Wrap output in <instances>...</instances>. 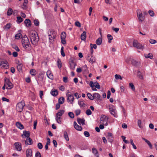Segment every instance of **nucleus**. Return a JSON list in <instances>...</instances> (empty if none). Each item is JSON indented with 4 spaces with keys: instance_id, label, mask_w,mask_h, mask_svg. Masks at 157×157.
I'll return each mask as SVG.
<instances>
[{
    "instance_id": "63",
    "label": "nucleus",
    "mask_w": 157,
    "mask_h": 157,
    "mask_svg": "<svg viewBox=\"0 0 157 157\" xmlns=\"http://www.w3.org/2000/svg\"><path fill=\"white\" fill-rule=\"evenodd\" d=\"M37 146L38 148L39 149H41L43 148V145L42 144L40 143H38L37 145Z\"/></svg>"
},
{
    "instance_id": "39",
    "label": "nucleus",
    "mask_w": 157,
    "mask_h": 157,
    "mask_svg": "<svg viewBox=\"0 0 157 157\" xmlns=\"http://www.w3.org/2000/svg\"><path fill=\"white\" fill-rule=\"evenodd\" d=\"M107 37L108 39V42L110 43L111 42V40L113 39V37L110 34H108L107 35Z\"/></svg>"
},
{
    "instance_id": "11",
    "label": "nucleus",
    "mask_w": 157,
    "mask_h": 157,
    "mask_svg": "<svg viewBox=\"0 0 157 157\" xmlns=\"http://www.w3.org/2000/svg\"><path fill=\"white\" fill-rule=\"evenodd\" d=\"M8 67V64L7 61H0V67L7 69Z\"/></svg>"
},
{
    "instance_id": "25",
    "label": "nucleus",
    "mask_w": 157,
    "mask_h": 157,
    "mask_svg": "<svg viewBox=\"0 0 157 157\" xmlns=\"http://www.w3.org/2000/svg\"><path fill=\"white\" fill-rule=\"evenodd\" d=\"M58 91L57 90L52 89L51 91V94L53 96H56L58 94Z\"/></svg>"
},
{
    "instance_id": "43",
    "label": "nucleus",
    "mask_w": 157,
    "mask_h": 157,
    "mask_svg": "<svg viewBox=\"0 0 157 157\" xmlns=\"http://www.w3.org/2000/svg\"><path fill=\"white\" fill-rule=\"evenodd\" d=\"M66 36V35L65 32H63L60 36L61 39H65Z\"/></svg>"
},
{
    "instance_id": "33",
    "label": "nucleus",
    "mask_w": 157,
    "mask_h": 157,
    "mask_svg": "<svg viewBox=\"0 0 157 157\" xmlns=\"http://www.w3.org/2000/svg\"><path fill=\"white\" fill-rule=\"evenodd\" d=\"M64 110H59L56 114V115L60 116L61 117L62 116L63 114L64 113Z\"/></svg>"
},
{
    "instance_id": "21",
    "label": "nucleus",
    "mask_w": 157,
    "mask_h": 157,
    "mask_svg": "<svg viewBox=\"0 0 157 157\" xmlns=\"http://www.w3.org/2000/svg\"><path fill=\"white\" fill-rule=\"evenodd\" d=\"M26 157H31L32 155V152L31 149H28L26 152Z\"/></svg>"
},
{
    "instance_id": "47",
    "label": "nucleus",
    "mask_w": 157,
    "mask_h": 157,
    "mask_svg": "<svg viewBox=\"0 0 157 157\" xmlns=\"http://www.w3.org/2000/svg\"><path fill=\"white\" fill-rule=\"evenodd\" d=\"M69 116L71 118H73L74 117V114L73 112H69L68 113Z\"/></svg>"
},
{
    "instance_id": "10",
    "label": "nucleus",
    "mask_w": 157,
    "mask_h": 157,
    "mask_svg": "<svg viewBox=\"0 0 157 157\" xmlns=\"http://www.w3.org/2000/svg\"><path fill=\"white\" fill-rule=\"evenodd\" d=\"M5 84L7 89H11L13 87L12 84L9 79H7L6 78L5 79Z\"/></svg>"
},
{
    "instance_id": "51",
    "label": "nucleus",
    "mask_w": 157,
    "mask_h": 157,
    "mask_svg": "<svg viewBox=\"0 0 157 157\" xmlns=\"http://www.w3.org/2000/svg\"><path fill=\"white\" fill-rule=\"evenodd\" d=\"M129 87H131V89L134 91L135 90V86L132 83H129Z\"/></svg>"
},
{
    "instance_id": "48",
    "label": "nucleus",
    "mask_w": 157,
    "mask_h": 157,
    "mask_svg": "<svg viewBox=\"0 0 157 157\" xmlns=\"http://www.w3.org/2000/svg\"><path fill=\"white\" fill-rule=\"evenodd\" d=\"M22 65H21L20 63L19 64V65H17V70L19 71H21L22 70Z\"/></svg>"
},
{
    "instance_id": "34",
    "label": "nucleus",
    "mask_w": 157,
    "mask_h": 157,
    "mask_svg": "<svg viewBox=\"0 0 157 157\" xmlns=\"http://www.w3.org/2000/svg\"><path fill=\"white\" fill-rule=\"evenodd\" d=\"M142 140H144L148 144V146H149L150 147V148H151L152 147V145L151 143L147 140L145 139L144 138H142Z\"/></svg>"
},
{
    "instance_id": "62",
    "label": "nucleus",
    "mask_w": 157,
    "mask_h": 157,
    "mask_svg": "<svg viewBox=\"0 0 157 157\" xmlns=\"http://www.w3.org/2000/svg\"><path fill=\"white\" fill-rule=\"evenodd\" d=\"M49 33L50 34H51L52 35V34H54V36L56 35L55 33L54 30L53 29H51L50 30V32Z\"/></svg>"
},
{
    "instance_id": "40",
    "label": "nucleus",
    "mask_w": 157,
    "mask_h": 157,
    "mask_svg": "<svg viewBox=\"0 0 157 157\" xmlns=\"http://www.w3.org/2000/svg\"><path fill=\"white\" fill-rule=\"evenodd\" d=\"M87 96L90 100H94L93 95H92L90 93H88L87 94Z\"/></svg>"
},
{
    "instance_id": "9",
    "label": "nucleus",
    "mask_w": 157,
    "mask_h": 157,
    "mask_svg": "<svg viewBox=\"0 0 157 157\" xmlns=\"http://www.w3.org/2000/svg\"><path fill=\"white\" fill-rule=\"evenodd\" d=\"M23 48L27 52L30 51L31 48L30 42L22 44Z\"/></svg>"
},
{
    "instance_id": "35",
    "label": "nucleus",
    "mask_w": 157,
    "mask_h": 157,
    "mask_svg": "<svg viewBox=\"0 0 157 157\" xmlns=\"http://www.w3.org/2000/svg\"><path fill=\"white\" fill-rule=\"evenodd\" d=\"M30 73L32 76H34L36 74V71L34 69H31L30 70Z\"/></svg>"
},
{
    "instance_id": "56",
    "label": "nucleus",
    "mask_w": 157,
    "mask_h": 157,
    "mask_svg": "<svg viewBox=\"0 0 157 157\" xmlns=\"http://www.w3.org/2000/svg\"><path fill=\"white\" fill-rule=\"evenodd\" d=\"M12 47L13 48H14L15 50L17 51V52L20 51V49L17 46L15 45H13V46Z\"/></svg>"
},
{
    "instance_id": "22",
    "label": "nucleus",
    "mask_w": 157,
    "mask_h": 157,
    "mask_svg": "<svg viewBox=\"0 0 157 157\" xmlns=\"http://www.w3.org/2000/svg\"><path fill=\"white\" fill-rule=\"evenodd\" d=\"M82 71L84 74H87L88 73V70L86 65L82 67Z\"/></svg>"
},
{
    "instance_id": "58",
    "label": "nucleus",
    "mask_w": 157,
    "mask_h": 157,
    "mask_svg": "<svg viewBox=\"0 0 157 157\" xmlns=\"http://www.w3.org/2000/svg\"><path fill=\"white\" fill-rule=\"evenodd\" d=\"M84 134L86 137H89L90 136L89 133L87 131H85L84 132Z\"/></svg>"
},
{
    "instance_id": "17",
    "label": "nucleus",
    "mask_w": 157,
    "mask_h": 157,
    "mask_svg": "<svg viewBox=\"0 0 157 157\" xmlns=\"http://www.w3.org/2000/svg\"><path fill=\"white\" fill-rule=\"evenodd\" d=\"M48 77L51 79H52L53 78V76L52 74L51 73V71L50 70H48L46 73Z\"/></svg>"
},
{
    "instance_id": "38",
    "label": "nucleus",
    "mask_w": 157,
    "mask_h": 157,
    "mask_svg": "<svg viewBox=\"0 0 157 157\" xmlns=\"http://www.w3.org/2000/svg\"><path fill=\"white\" fill-rule=\"evenodd\" d=\"M64 137L67 141H69V138L68 136L67 133L66 131H64Z\"/></svg>"
},
{
    "instance_id": "59",
    "label": "nucleus",
    "mask_w": 157,
    "mask_h": 157,
    "mask_svg": "<svg viewBox=\"0 0 157 157\" xmlns=\"http://www.w3.org/2000/svg\"><path fill=\"white\" fill-rule=\"evenodd\" d=\"M94 84L95 85H94V86L97 88L99 89L100 88V86L99 83L97 82L94 83Z\"/></svg>"
},
{
    "instance_id": "26",
    "label": "nucleus",
    "mask_w": 157,
    "mask_h": 157,
    "mask_svg": "<svg viewBox=\"0 0 157 157\" xmlns=\"http://www.w3.org/2000/svg\"><path fill=\"white\" fill-rule=\"evenodd\" d=\"M92 153L95 155V156L97 157H98L99 155L98 151L97 149L95 148H93L92 149Z\"/></svg>"
},
{
    "instance_id": "19",
    "label": "nucleus",
    "mask_w": 157,
    "mask_h": 157,
    "mask_svg": "<svg viewBox=\"0 0 157 157\" xmlns=\"http://www.w3.org/2000/svg\"><path fill=\"white\" fill-rule=\"evenodd\" d=\"M29 42V40L27 36L26 35L24 36L22 39V44L27 43Z\"/></svg>"
},
{
    "instance_id": "2",
    "label": "nucleus",
    "mask_w": 157,
    "mask_h": 157,
    "mask_svg": "<svg viewBox=\"0 0 157 157\" xmlns=\"http://www.w3.org/2000/svg\"><path fill=\"white\" fill-rule=\"evenodd\" d=\"M125 61L127 63H129L130 61L132 63V64L136 66H138L140 64V62L139 61H137L135 59H132L131 57H128L125 59Z\"/></svg>"
},
{
    "instance_id": "60",
    "label": "nucleus",
    "mask_w": 157,
    "mask_h": 157,
    "mask_svg": "<svg viewBox=\"0 0 157 157\" xmlns=\"http://www.w3.org/2000/svg\"><path fill=\"white\" fill-rule=\"evenodd\" d=\"M86 113L88 115H90L91 114L92 112L90 109H88L86 111Z\"/></svg>"
},
{
    "instance_id": "20",
    "label": "nucleus",
    "mask_w": 157,
    "mask_h": 157,
    "mask_svg": "<svg viewBox=\"0 0 157 157\" xmlns=\"http://www.w3.org/2000/svg\"><path fill=\"white\" fill-rule=\"evenodd\" d=\"M78 123L80 124H82V125L85 124V120L84 119H81L78 118L77 119Z\"/></svg>"
},
{
    "instance_id": "44",
    "label": "nucleus",
    "mask_w": 157,
    "mask_h": 157,
    "mask_svg": "<svg viewBox=\"0 0 157 157\" xmlns=\"http://www.w3.org/2000/svg\"><path fill=\"white\" fill-rule=\"evenodd\" d=\"M137 75L139 78L141 79H143V77L141 72L140 71H138Z\"/></svg>"
},
{
    "instance_id": "54",
    "label": "nucleus",
    "mask_w": 157,
    "mask_h": 157,
    "mask_svg": "<svg viewBox=\"0 0 157 157\" xmlns=\"http://www.w3.org/2000/svg\"><path fill=\"white\" fill-rule=\"evenodd\" d=\"M137 124L138 125L140 128H142V126L141 125V122L140 120H138Z\"/></svg>"
},
{
    "instance_id": "28",
    "label": "nucleus",
    "mask_w": 157,
    "mask_h": 157,
    "mask_svg": "<svg viewBox=\"0 0 157 157\" xmlns=\"http://www.w3.org/2000/svg\"><path fill=\"white\" fill-rule=\"evenodd\" d=\"M16 125L17 127L20 129H22L24 128L23 125L19 122L16 123Z\"/></svg>"
},
{
    "instance_id": "24",
    "label": "nucleus",
    "mask_w": 157,
    "mask_h": 157,
    "mask_svg": "<svg viewBox=\"0 0 157 157\" xmlns=\"http://www.w3.org/2000/svg\"><path fill=\"white\" fill-rule=\"evenodd\" d=\"M24 23L27 27H29L31 25V21L29 19H26L24 21Z\"/></svg>"
},
{
    "instance_id": "64",
    "label": "nucleus",
    "mask_w": 157,
    "mask_h": 157,
    "mask_svg": "<svg viewBox=\"0 0 157 157\" xmlns=\"http://www.w3.org/2000/svg\"><path fill=\"white\" fill-rule=\"evenodd\" d=\"M80 112L81 111L80 109H78L76 110L75 111L76 115V116L78 115L79 114H80Z\"/></svg>"
},
{
    "instance_id": "36",
    "label": "nucleus",
    "mask_w": 157,
    "mask_h": 157,
    "mask_svg": "<svg viewBox=\"0 0 157 157\" xmlns=\"http://www.w3.org/2000/svg\"><path fill=\"white\" fill-rule=\"evenodd\" d=\"M13 12L12 9L11 8H9L7 13V15L8 16H10L12 14Z\"/></svg>"
},
{
    "instance_id": "16",
    "label": "nucleus",
    "mask_w": 157,
    "mask_h": 157,
    "mask_svg": "<svg viewBox=\"0 0 157 157\" xmlns=\"http://www.w3.org/2000/svg\"><path fill=\"white\" fill-rule=\"evenodd\" d=\"M74 126L75 128L77 130L81 131L82 129V127L77 124L75 121H74Z\"/></svg>"
},
{
    "instance_id": "23",
    "label": "nucleus",
    "mask_w": 157,
    "mask_h": 157,
    "mask_svg": "<svg viewBox=\"0 0 157 157\" xmlns=\"http://www.w3.org/2000/svg\"><path fill=\"white\" fill-rule=\"evenodd\" d=\"M48 35L50 42L52 43L54 41V39L55 38V36H54V34H52V35L51 34H50L49 33H48Z\"/></svg>"
},
{
    "instance_id": "4",
    "label": "nucleus",
    "mask_w": 157,
    "mask_h": 157,
    "mask_svg": "<svg viewBox=\"0 0 157 157\" xmlns=\"http://www.w3.org/2000/svg\"><path fill=\"white\" fill-rule=\"evenodd\" d=\"M109 109L110 113L114 117H117L115 108L113 105H109Z\"/></svg>"
},
{
    "instance_id": "7",
    "label": "nucleus",
    "mask_w": 157,
    "mask_h": 157,
    "mask_svg": "<svg viewBox=\"0 0 157 157\" xmlns=\"http://www.w3.org/2000/svg\"><path fill=\"white\" fill-rule=\"evenodd\" d=\"M137 16L139 21H143L144 19V17L143 16L140 10L138 9L137 10Z\"/></svg>"
},
{
    "instance_id": "45",
    "label": "nucleus",
    "mask_w": 157,
    "mask_h": 157,
    "mask_svg": "<svg viewBox=\"0 0 157 157\" xmlns=\"http://www.w3.org/2000/svg\"><path fill=\"white\" fill-rule=\"evenodd\" d=\"M148 13L151 17H153L154 16V13L152 10H149L148 11Z\"/></svg>"
},
{
    "instance_id": "3",
    "label": "nucleus",
    "mask_w": 157,
    "mask_h": 157,
    "mask_svg": "<svg viewBox=\"0 0 157 157\" xmlns=\"http://www.w3.org/2000/svg\"><path fill=\"white\" fill-rule=\"evenodd\" d=\"M25 105V102L23 101H22L20 102L17 103L16 107L17 110L18 112H21L23 110Z\"/></svg>"
},
{
    "instance_id": "49",
    "label": "nucleus",
    "mask_w": 157,
    "mask_h": 157,
    "mask_svg": "<svg viewBox=\"0 0 157 157\" xmlns=\"http://www.w3.org/2000/svg\"><path fill=\"white\" fill-rule=\"evenodd\" d=\"M60 52L62 56L64 57L65 56V54L63 51V46H62L61 48Z\"/></svg>"
},
{
    "instance_id": "5",
    "label": "nucleus",
    "mask_w": 157,
    "mask_h": 157,
    "mask_svg": "<svg viewBox=\"0 0 157 157\" xmlns=\"http://www.w3.org/2000/svg\"><path fill=\"white\" fill-rule=\"evenodd\" d=\"M108 118L107 117L104 115H102L100 118V123L101 124H104L105 126H107V121Z\"/></svg>"
},
{
    "instance_id": "42",
    "label": "nucleus",
    "mask_w": 157,
    "mask_h": 157,
    "mask_svg": "<svg viewBox=\"0 0 157 157\" xmlns=\"http://www.w3.org/2000/svg\"><path fill=\"white\" fill-rule=\"evenodd\" d=\"M95 61V58L93 56H91L90 58V59H89V62L92 63L94 62Z\"/></svg>"
},
{
    "instance_id": "41",
    "label": "nucleus",
    "mask_w": 157,
    "mask_h": 157,
    "mask_svg": "<svg viewBox=\"0 0 157 157\" xmlns=\"http://www.w3.org/2000/svg\"><path fill=\"white\" fill-rule=\"evenodd\" d=\"M22 37V35L20 33L17 34L15 36V38L17 39H19Z\"/></svg>"
},
{
    "instance_id": "50",
    "label": "nucleus",
    "mask_w": 157,
    "mask_h": 157,
    "mask_svg": "<svg viewBox=\"0 0 157 157\" xmlns=\"http://www.w3.org/2000/svg\"><path fill=\"white\" fill-rule=\"evenodd\" d=\"M115 78L117 79H119L121 80H122V78L121 76L120 75L117 74H116L115 75Z\"/></svg>"
},
{
    "instance_id": "30",
    "label": "nucleus",
    "mask_w": 157,
    "mask_h": 157,
    "mask_svg": "<svg viewBox=\"0 0 157 157\" xmlns=\"http://www.w3.org/2000/svg\"><path fill=\"white\" fill-rule=\"evenodd\" d=\"M56 122L59 124H61V117L59 116L56 115Z\"/></svg>"
},
{
    "instance_id": "8",
    "label": "nucleus",
    "mask_w": 157,
    "mask_h": 157,
    "mask_svg": "<svg viewBox=\"0 0 157 157\" xmlns=\"http://www.w3.org/2000/svg\"><path fill=\"white\" fill-rule=\"evenodd\" d=\"M66 94V96L67 97L68 102H70L71 104H72L74 100V97L72 94H70V92L68 91Z\"/></svg>"
},
{
    "instance_id": "31",
    "label": "nucleus",
    "mask_w": 157,
    "mask_h": 157,
    "mask_svg": "<svg viewBox=\"0 0 157 157\" xmlns=\"http://www.w3.org/2000/svg\"><path fill=\"white\" fill-rule=\"evenodd\" d=\"M102 39L101 37L98 38L96 41V43L97 45H100L102 43Z\"/></svg>"
},
{
    "instance_id": "12",
    "label": "nucleus",
    "mask_w": 157,
    "mask_h": 157,
    "mask_svg": "<svg viewBox=\"0 0 157 157\" xmlns=\"http://www.w3.org/2000/svg\"><path fill=\"white\" fill-rule=\"evenodd\" d=\"M24 143L26 145H31L32 144L33 141L32 140L30 137L26 138V140H24L22 142Z\"/></svg>"
},
{
    "instance_id": "61",
    "label": "nucleus",
    "mask_w": 157,
    "mask_h": 157,
    "mask_svg": "<svg viewBox=\"0 0 157 157\" xmlns=\"http://www.w3.org/2000/svg\"><path fill=\"white\" fill-rule=\"evenodd\" d=\"M35 157H41V155L40 153L39 152H37L35 154Z\"/></svg>"
},
{
    "instance_id": "32",
    "label": "nucleus",
    "mask_w": 157,
    "mask_h": 157,
    "mask_svg": "<svg viewBox=\"0 0 157 157\" xmlns=\"http://www.w3.org/2000/svg\"><path fill=\"white\" fill-rule=\"evenodd\" d=\"M57 65L59 68H60L62 67V62L61 60L59 59H58L57 60Z\"/></svg>"
},
{
    "instance_id": "15",
    "label": "nucleus",
    "mask_w": 157,
    "mask_h": 157,
    "mask_svg": "<svg viewBox=\"0 0 157 157\" xmlns=\"http://www.w3.org/2000/svg\"><path fill=\"white\" fill-rule=\"evenodd\" d=\"M78 104L80 107L81 108H84L86 106V105L84 102L83 100L82 99H80L78 100Z\"/></svg>"
},
{
    "instance_id": "37",
    "label": "nucleus",
    "mask_w": 157,
    "mask_h": 157,
    "mask_svg": "<svg viewBox=\"0 0 157 157\" xmlns=\"http://www.w3.org/2000/svg\"><path fill=\"white\" fill-rule=\"evenodd\" d=\"M64 101V98L63 97H61L59 99V103L60 104H63Z\"/></svg>"
},
{
    "instance_id": "29",
    "label": "nucleus",
    "mask_w": 157,
    "mask_h": 157,
    "mask_svg": "<svg viewBox=\"0 0 157 157\" xmlns=\"http://www.w3.org/2000/svg\"><path fill=\"white\" fill-rule=\"evenodd\" d=\"M94 99L96 98L98 100L100 99L101 96L98 93H94L93 94Z\"/></svg>"
},
{
    "instance_id": "6",
    "label": "nucleus",
    "mask_w": 157,
    "mask_h": 157,
    "mask_svg": "<svg viewBox=\"0 0 157 157\" xmlns=\"http://www.w3.org/2000/svg\"><path fill=\"white\" fill-rule=\"evenodd\" d=\"M133 46L134 47H135L137 49L142 50L144 48V46L142 45L140 43H139L137 40H134L133 41Z\"/></svg>"
},
{
    "instance_id": "27",
    "label": "nucleus",
    "mask_w": 157,
    "mask_h": 157,
    "mask_svg": "<svg viewBox=\"0 0 157 157\" xmlns=\"http://www.w3.org/2000/svg\"><path fill=\"white\" fill-rule=\"evenodd\" d=\"M86 33L85 31H84L81 35V39L82 40H85L86 39Z\"/></svg>"
},
{
    "instance_id": "14",
    "label": "nucleus",
    "mask_w": 157,
    "mask_h": 157,
    "mask_svg": "<svg viewBox=\"0 0 157 157\" xmlns=\"http://www.w3.org/2000/svg\"><path fill=\"white\" fill-rule=\"evenodd\" d=\"M14 145L17 151H20L21 150V144L20 143L16 142L14 143Z\"/></svg>"
},
{
    "instance_id": "52",
    "label": "nucleus",
    "mask_w": 157,
    "mask_h": 157,
    "mask_svg": "<svg viewBox=\"0 0 157 157\" xmlns=\"http://www.w3.org/2000/svg\"><path fill=\"white\" fill-rule=\"evenodd\" d=\"M145 57L146 58H149L150 59H151L152 58L153 56L152 54L149 53L147 56H145Z\"/></svg>"
},
{
    "instance_id": "18",
    "label": "nucleus",
    "mask_w": 157,
    "mask_h": 157,
    "mask_svg": "<svg viewBox=\"0 0 157 157\" xmlns=\"http://www.w3.org/2000/svg\"><path fill=\"white\" fill-rule=\"evenodd\" d=\"M70 65V68L72 70H74L75 68L76 64L73 61H71L69 63Z\"/></svg>"
},
{
    "instance_id": "57",
    "label": "nucleus",
    "mask_w": 157,
    "mask_h": 157,
    "mask_svg": "<svg viewBox=\"0 0 157 157\" xmlns=\"http://www.w3.org/2000/svg\"><path fill=\"white\" fill-rule=\"evenodd\" d=\"M74 95L76 98L78 99L81 97V95L80 94H79L78 93H75L74 94Z\"/></svg>"
},
{
    "instance_id": "1",
    "label": "nucleus",
    "mask_w": 157,
    "mask_h": 157,
    "mask_svg": "<svg viewBox=\"0 0 157 157\" xmlns=\"http://www.w3.org/2000/svg\"><path fill=\"white\" fill-rule=\"evenodd\" d=\"M29 37L32 44L35 46L37 45L39 41V37L37 33L35 31H30L29 33Z\"/></svg>"
},
{
    "instance_id": "55",
    "label": "nucleus",
    "mask_w": 157,
    "mask_h": 157,
    "mask_svg": "<svg viewBox=\"0 0 157 157\" xmlns=\"http://www.w3.org/2000/svg\"><path fill=\"white\" fill-rule=\"evenodd\" d=\"M34 25L36 26H38L39 25V22L38 20L35 19L34 21Z\"/></svg>"
},
{
    "instance_id": "46",
    "label": "nucleus",
    "mask_w": 157,
    "mask_h": 157,
    "mask_svg": "<svg viewBox=\"0 0 157 157\" xmlns=\"http://www.w3.org/2000/svg\"><path fill=\"white\" fill-rule=\"evenodd\" d=\"M23 21V19L21 17H17V21L18 23H20Z\"/></svg>"
},
{
    "instance_id": "13",
    "label": "nucleus",
    "mask_w": 157,
    "mask_h": 157,
    "mask_svg": "<svg viewBox=\"0 0 157 157\" xmlns=\"http://www.w3.org/2000/svg\"><path fill=\"white\" fill-rule=\"evenodd\" d=\"M30 134V133L29 131H24L23 132V134L21 136L23 138L26 137L27 138L29 137Z\"/></svg>"
},
{
    "instance_id": "53",
    "label": "nucleus",
    "mask_w": 157,
    "mask_h": 157,
    "mask_svg": "<svg viewBox=\"0 0 157 157\" xmlns=\"http://www.w3.org/2000/svg\"><path fill=\"white\" fill-rule=\"evenodd\" d=\"M130 143L132 145V146L133 147V148L134 149H136L137 148L136 147L134 144L133 141L132 139H131L130 140Z\"/></svg>"
}]
</instances>
